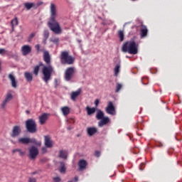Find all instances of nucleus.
<instances>
[{"label": "nucleus", "mask_w": 182, "mask_h": 182, "mask_svg": "<svg viewBox=\"0 0 182 182\" xmlns=\"http://www.w3.org/2000/svg\"><path fill=\"white\" fill-rule=\"evenodd\" d=\"M95 118H97V119L105 118V113L102 111L98 109L97 111V114L95 116Z\"/></svg>", "instance_id": "obj_26"}, {"label": "nucleus", "mask_w": 182, "mask_h": 182, "mask_svg": "<svg viewBox=\"0 0 182 182\" xmlns=\"http://www.w3.org/2000/svg\"><path fill=\"white\" fill-rule=\"evenodd\" d=\"M13 99V95L11 93L9 92L7 93L6 96L5 97V100L10 102V101Z\"/></svg>", "instance_id": "obj_33"}, {"label": "nucleus", "mask_w": 182, "mask_h": 182, "mask_svg": "<svg viewBox=\"0 0 182 182\" xmlns=\"http://www.w3.org/2000/svg\"><path fill=\"white\" fill-rule=\"evenodd\" d=\"M48 27L50 30L55 34H60L62 32V29L58 23H49Z\"/></svg>", "instance_id": "obj_10"}, {"label": "nucleus", "mask_w": 182, "mask_h": 182, "mask_svg": "<svg viewBox=\"0 0 182 182\" xmlns=\"http://www.w3.org/2000/svg\"><path fill=\"white\" fill-rule=\"evenodd\" d=\"M50 41L53 43H55L56 45H58L59 43V38L57 37H52L51 38H50Z\"/></svg>", "instance_id": "obj_32"}, {"label": "nucleus", "mask_w": 182, "mask_h": 182, "mask_svg": "<svg viewBox=\"0 0 182 182\" xmlns=\"http://www.w3.org/2000/svg\"><path fill=\"white\" fill-rule=\"evenodd\" d=\"M118 36L119 38L120 41H124V31L122 30H119L118 31Z\"/></svg>", "instance_id": "obj_31"}, {"label": "nucleus", "mask_w": 182, "mask_h": 182, "mask_svg": "<svg viewBox=\"0 0 182 182\" xmlns=\"http://www.w3.org/2000/svg\"><path fill=\"white\" fill-rule=\"evenodd\" d=\"M21 133V128L19 125H15L14 126L11 133H10V136L12 138H16L18 136H19Z\"/></svg>", "instance_id": "obj_9"}, {"label": "nucleus", "mask_w": 182, "mask_h": 182, "mask_svg": "<svg viewBox=\"0 0 182 182\" xmlns=\"http://www.w3.org/2000/svg\"><path fill=\"white\" fill-rule=\"evenodd\" d=\"M120 70H121V63L119 62L118 63L116 64L114 69V73L115 77L119 76Z\"/></svg>", "instance_id": "obj_20"}, {"label": "nucleus", "mask_w": 182, "mask_h": 182, "mask_svg": "<svg viewBox=\"0 0 182 182\" xmlns=\"http://www.w3.org/2000/svg\"><path fill=\"white\" fill-rule=\"evenodd\" d=\"M11 23H18V18H15L14 19L11 20Z\"/></svg>", "instance_id": "obj_42"}, {"label": "nucleus", "mask_w": 182, "mask_h": 182, "mask_svg": "<svg viewBox=\"0 0 182 182\" xmlns=\"http://www.w3.org/2000/svg\"><path fill=\"white\" fill-rule=\"evenodd\" d=\"M50 114L43 113L40 117H38V121L41 124H44L46 122L48 119Z\"/></svg>", "instance_id": "obj_12"}, {"label": "nucleus", "mask_w": 182, "mask_h": 182, "mask_svg": "<svg viewBox=\"0 0 182 182\" xmlns=\"http://www.w3.org/2000/svg\"><path fill=\"white\" fill-rule=\"evenodd\" d=\"M36 141H37L36 139H35V138L30 139L29 138V144L31 143L33 144H36Z\"/></svg>", "instance_id": "obj_38"}, {"label": "nucleus", "mask_w": 182, "mask_h": 182, "mask_svg": "<svg viewBox=\"0 0 182 182\" xmlns=\"http://www.w3.org/2000/svg\"><path fill=\"white\" fill-rule=\"evenodd\" d=\"M29 182H36V179L35 178H30Z\"/></svg>", "instance_id": "obj_46"}, {"label": "nucleus", "mask_w": 182, "mask_h": 182, "mask_svg": "<svg viewBox=\"0 0 182 182\" xmlns=\"http://www.w3.org/2000/svg\"><path fill=\"white\" fill-rule=\"evenodd\" d=\"M87 165V164L85 160H84V159L80 160L78 162V166H79L78 171H84L86 168Z\"/></svg>", "instance_id": "obj_13"}, {"label": "nucleus", "mask_w": 182, "mask_h": 182, "mask_svg": "<svg viewBox=\"0 0 182 182\" xmlns=\"http://www.w3.org/2000/svg\"><path fill=\"white\" fill-rule=\"evenodd\" d=\"M80 93H81V90L80 89H78L75 92H71V94H70L71 100L73 101H76V99L79 97Z\"/></svg>", "instance_id": "obj_19"}, {"label": "nucleus", "mask_w": 182, "mask_h": 182, "mask_svg": "<svg viewBox=\"0 0 182 182\" xmlns=\"http://www.w3.org/2000/svg\"><path fill=\"white\" fill-rule=\"evenodd\" d=\"M6 53V50L4 48H0V55H4Z\"/></svg>", "instance_id": "obj_39"}, {"label": "nucleus", "mask_w": 182, "mask_h": 182, "mask_svg": "<svg viewBox=\"0 0 182 182\" xmlns=\"http://www.w3.org/2000/svg\"><path fill=\"white\" fill-rule=\"evenodd\" d=\"M24 77H26V80L28 82H31L33 79V77L32 76V74L29 72H25L24 73Z\"/></svg>", "instance_id": "obj_25"}, {"label": "nucleus", "mask_w": 182, "mask_h": 182, "mask_svg": "<svg viewBox=\"0 0 182 182\" xmlns=\"http://www.w3.org/2000/svg\"><path fill=\"white\" fill-rule=\"evenodd\" d=\"M35 36L36 33H31L28 39V42H30L32 40V38H33Z\"/></svg>", "instance_id": "obj_37"}, {"label": "nucleus", "mask_w": 182, "mask_h": 182, "mask_svg": "<svg viewBox=\"0 0 182 182\" xmlns=\"http://www.w3.org/2000/svg\"><path fill=\"white\" fill-rule=\"evenodd\" d=\"M40 66H41V65H36V66L34 67V68H33V74H34L36 76H37V75H38Z\"/></svg>", "instance_id": "obj_35"}, {"label": "nucleus", "mask_w": 182, "mask_h": 182, "mask_svg": "<svg viewBox=\"0 0 182 182\" xmlns=\"http://www.w3.org/2000/svg\"><path fill=\"white\" fill-rule=\"evenodd\" d=\"M30 138H19L18 143L21 144L27 145L29 144Z\"/></svg>", "instance_id": "obj_23"}, {"label": "nucleus", "mask_w": 182, "mask_h": 182, "mask_svg": "<svg viewBox=\"0 0 182 182\" xmlns=\"http://www.w3.org/2000/svg\"><path fill=\"white\" fill-rule=\"evenodd\" d=\"M71 129V128L70 127H68V130H70Z\"/></svg>", "instance_id": "obj_51"}, {"label": "nucleus", "mask_w": 182, "mask_h": 182, "mask_svg": "<svg viewBox=\"0 0 182 182\" xmlns=\"http://www.w3.org/2000/svg\"><path fill=\"white\" fill-rule=\"evenodd\" d=\"M36 146H41L42 145V142L41 141H36Z\"/></svg>", "instance_id": "obj_43"}, {"label": "nucleus", "mask_w": 182, "mask_h": 182, "mask_svg": "<svg viewBox=\"0 0 182 182\" xmlns=\"http://www.w3.org/2000/svg\"><path fill=\"white\" fill-rule=\"evenodd\" d=\"M28 151H29V156H30V159H31V160H34L35 159H36L39 153L38 149L34 146H32L31 147H30L28 149Z\"/></svg>", "instance_id": "obj_7"}, {"label": "nucleus", "mask_w": 182, "mask_h": 182, "mask_svg": "<svg viewBox=\"0 0 182 182\" xmlns=\"http://www.w3.org/2000/svg\"><path fill=\"white\" fill-rule=\"evenodd\" d=\"M147 34H148L147 27L142 25L141 28V37L146 38L147 36Z\"/></svg>", "instance_id": "obj_21"}, {"label": "nucleus", "mask_w": 182, "mask_h": 182, "mask_svg": "<svg viewBox=\"0 0 182 182\" xmlns=\"http://www.w3.org/2000/svg\"><path fill=\"white\" fill-rule=\"evenodd\" d=\"M99 103H100V100L98 99H96L94 102L95 107L98 106Z\"/></svg>", "instance_id": "obj_40"}, {"label": "nucleus", "mask_w": 182, "mask_h": 182, "mask_svg": "<svg viewBox=\"0 0 182 182\" xmlns=\"http://www.w3.org/2000/svg\"><path fill=\"white\" fill-rule=\"evenodd\" d=\"M41 151L43 154H46L48 151V149L46 147H43Z\"/></svg>", "instance_id": "obj_41"}, {"label": "nucleus", "mask_w": 182, "mask_h": 182, "mask_svg": "<svg viewBox=\"0 0 182 182\" xmlns=\"http://www.w3.org/2000/svg\"><path fill=\"white\" fill-rule=\"evenodd\" d=\"M75 73V69L73 68H67L65 71V75H64V79L65 81L69 82L70 81Z\"/></svg>", "instance_id": "obj_6"}, {"label": "nucleus", "mask_w": 182, "mask_h": 182, "mask_svg": "<svg viewBox=\"0 0 182 182\" xmlns=\"http://www.w3.org/2000/svg\"><path fill=\"white\" fill-rule=\"evenodd\" d=\"M122 84L117 83L115 92H119L122 90Z\"/></svg>", "instance_id": "obj_36"}, {"label": "nucleus", "mask_w": 182, "mask_h": 182, "mask_svg": "<svg viewBox=\"0 0 182 182\" xmlns=\"http://www.w3.org/2000/svg\"><path fill=\"white\" fill-rule=\"evenodd\" d=\"M24 6L27 11H30V9H31V8H33V6H35V4L27 2V3L24 4Z\"/></svg>", "instance_id": "obj_28"}, {"label": "nucleus", "mask_w": 182, "mask_h": 182, "mask_svg": "<svg viewBox=\"0 0 182 182\" xmlns=\"http://www.w3.org/2000/svg\"><path fill=\"white\" fill-rule=\"evenodd\" d=\"M26 126L29 133H36V121L30 119L26 121Z\"/></svg>", "instance_id": "obj_4"}, {"label": "nucleus", "mask_w": 182, "mask_h": 182, "mask_svg": "<svg viewBox=\"0 0 182 182\" xmlns=\"http://www.w3.org/2000/svg\"><path fill=\"white\" fill-rule=\"evenodd\" d=\"M30 52H31V48L28 45H24L21 47V53L23 55H28Z\"/></svg>", "instance_id": "obj_14"}, {"label": "nucleus", "mask_w": 182, "mask_h": 182, "mask_svg": "<svg viewBox=\"0 0 182 182\" xmlns=\"http://www.w3.org/2000/svg\"><path fill=\"white\" fill-rule=\"evenodd\" d=\"M68 156V152L66 150H60L58 152V158L63 160H67Z\"/></svg>", "instance_id": "obj_16"}, {"label": "nucleus", "mask_w": 182, "mask_h": 182, "mask_svg": "<svg viewBox=\"0 0 182 182\" xmlns=\"http://www.w3.org/2000/svg\"><path fill=\"white\" fill-rule=\"evenodd\" d=\"M0 70H1V63H0Z\"/></svg>", "instance_id": "obj_53"}, {"label": "nucleus", "mask_w": 182, "mask_h": 182, "mask_svg": "<svg viewBox=\"0 0 182 182\" xmlns=\"http://www.w3.org/2000/svg\"><path fill=\"white\" fill-rule=\"evenodd\" d=\"M57 16L56 6L54 4H50V21L48 23H57L55 18Z\"/></svg>", "instance_id": "obj_5"}, {"label": "nucleus", "mask_w": 182, "mask_h": 182, "mask_svg": "<svg viewBox=\"0 0 182 182\" xmlns=\"http://www.w3.org/2000/svg\"><path fill=\"white\" fill-rule=\"evenodd\" d=\"M140 169L142 171V168H140Z\"/></svg>", "instance_id": "obj_54"}, {"label": "nucleus", "mask_w": 182, "mask_h": 182, "mask_svg": "<svg viewBox=\"0 0 182 182\" xmlns=\"http://www.w3.org/2000/svg\"><path fill=\"white\" fill-rule=\"evenodd\" d=\"M13 88L16 89L17 87V81L13 74H9L8 76Z\"/></svg>", "instance_id": "obj_15"}, {"label": "nucleus", "mask_w": 182, "mask_h": 182, "mask_svg": "<svg viewBox=\"0 0 182 182\" xmlns=\"http://www.w3.org/2000/svg\"><path fill=\"white\" fill-rule=\"evenodd\" d=\"M44 144L47 148H51L53 146V141L49 136H44Z\"/></svg>", "instance_id": "obj_11"}, {"label": "nucleus", "mask_w": 182, "mask_h": 182, "mask_svg": "<svg viewBox=\"0 0 182 182\" xmlns=\"http://www.w3.org/2000/svg\"><path fill=\"white\" fill-rule=\"evenodd\" d=\"M122 52H128L129 54L136 55L138 53V45L134 41L123 43Z\"/></svg>", "instance_id": "obj_2"}, {"label": "nucleus", "mask_w": 182, "mask_h": 182, "mask_svg": "<svg viewBox=\"0 0 182 182\" xmlns=\"http://www.w3.org/2000/svg\"><path fill=\"white\" fill-rule=\"evenodd\" d=\"M77 181H78V177H75L74 182H77Z\"/></svg>", "instance_id": "obj_49"}, {"label": "nucleus", "mask_w": 182, "mask_h": 182, "mask_svg": "<svg viewBox=\"0 0 182 182\" xmlns=\"http://www.w3.org/2000/svg\"><path fill=\"white\" fill-rule=\"evenodd\" d=\"M8 103H9V101H7L6 100H4L2 101V103L1 104V107L3 109H6V107L7 106Z\"/></svg>", "instance_id": "obj_34"}, {"label": "nucleus", "mask_w": 182, "mask_h": 182, "mask_svg": "<svg viewBox=\"0 0 182 182\" xmlns=\"http://www.w3.org/2000/svg\"><path fill=\"white\" fill-rule=\"evenodd\" d=\"M60 168L59 171L60 173H65L66 172V168H65V164L64 162H60Z\"/></svg>", "instance_id": "obj_27"}, {"label": "nucleus", "mask_w": 182, "mask_h": 182, "mask_svg": "<svg viewBox=\"0 0 182 182\" xmlns=\"http://www.w3.org/2000/svg\"><path fill=\"white\" fill-rule=\"evenodd\" d=\"M43 1H38V3H37V6H41V5H43Z\"/></svg>", "instance_id": "obj_48"}, {"label": "nucleus", "mask_w": 182, "mask_h": 182, "mask_svg": "<svg viewBox=\"0 0 182 182\" xmlns=\"http://www.w3.org/2000/svg\"><path fill=\"white\" fill-rule=\"evenodd\" d=\"M110 121L109 118L108 117H105L102 119H100V121L98 123V126L100 127H102L103 126H105L109 123Z\"/></svg>", "instance_id": "obj_17"}, {"label": "nucleus", "mask_w": 182, "mask_h": 182, "mask_svg": "<svg viewBox=\"0 0 182 182\" xmlns=\"http://www.w3.org/2000/svg\"><path fill=\"white\" fill-rule=\"evenodd\" d=\"M60 109L64 117H66L70 114V109L67 106L62 107Z\"/></svg>", "instance_id": "obj_22"}, {"label": "nucleus", "mask_w": 182, "mask_h": 182, "mask_svg": "<svg viewBox=\"0 0 182 182\" xmlns=\"http://www.w3.org/2000/svg\"><path fill=\"white\" fill-rule=\"evenodd\" d=\"M105 112H107V114L109 115L114 116L116 114L115 108L114 107L112 102L111 101L108 102L107 106L105 108Z\"/></svg>", "instance_id": "obj_8"}, {"label": "nucleus", "mask_w": 182, "mask_h": 182, "mask_svg": "<svg viewBox=\"0 0 182 182\" xmlns=\"http://www.w3.org/2000/svg\"><path fill=\"white\" fill-rule=\"evenodd\" d=\"M53 180L54 181V182H60V178L59 177H56L53 178Z\"/></svg>", "instance_id": "obj_45"}, {"label": "nucleus", "mask_w": 182, "mask_h": 182, "mask_svg": "<svg viewBox=\"0 0 182 182\" xmlns=\"http://www.w3.org/2000/svg\"><path fill=\"white\" fill-rule=\"evenodd\" d=\"M43 59L45 63L48 65H44L42 63H40V65L43 66L42 73L43 75V80L46 84L48 83V81L51 79L52 73L53 72V68L50 65V56L48 51H44L43 53Z\"/></svg>", "instance_id": "obj_1"}, {"label": "nucleus", "mask_w": 182, "mask_h": 182, "mask_svg": "<svg viewBox=\"0 0 182 182\" xmlns=\"http://www.w3.org/2000/svg\"><path fill=\"white\" fill-rule=\"evenodd\" d=\"M97 132V129L95 127H89L87 128V133L89 136H93Z\"/></svg>", "instance_id": "obj_18"}, {"label": "nucleus", "mask_w": 182, "mask_h": 182, "mask_svg": "<svg viewBox=\"0 0 182 182\" xmlns=\"http://www.w3.org/2000/svg\"><path fill=\"white\" fill-rule=\"evenodd\" d=\"M35 48L36 49V50H40V45L39 44H36L35 46Z\"/></svg>", "instance_id": "obj_47"}, {"label": "nucleus", "mask_w": 182, "mask_h": 182, "mask_svg": "<svg viewBox=\"0 0 182 182\" xmlns=\"http://www.w3.org/2000/svg\"><path fill=\"white\" fill-rule=\"evenodd\" d=\"M49 37H50L49 31L48 30H44L43 31V40H44L45 43H46V40H48Z\"/></svg>", "instance_id": "obj_29"}, {"label": "nucleus", "mask_w": 182, "mask_h": 182, "mask_svg": "<svg viewBox=\"0 0 182 182\" xmlns=\"http://www.w3.org/2000/svg\"><path fill=\"white\" fill-rule=\"evenodd\" d=\"M100 151H96L95 153V157L98 158L100 156Z\"/></svg>", "instance_id": "obj_44"}, {"label": "nucleus", "mask_w": 182, "mask_h": 182, "mask_svg": "<svg viewBox=\"0 0 182 182\" xmlns=\"http://www.w3.org/2000/svg\"><path fill=\"white\" fill-rule=\"evenodd\" d=\"M14 24H12V28H13V29H14Z\"/></svg>", "instance_id": "obj_50"}, {"label": "nucleus", "mask_w": 182, "mask_h": 182, "mask_svg": "<svg viewBox=\"0 0 182 182\" xmlns=\"http://www.w3.org/2000/svg\"><path fill=\"white\" fill-rule=\"evenodd\" d=\"M12 153L13 154L18 153L20 156H23L25 155V152L22 151L21 149H14L12 151Z\"/></svg>", "instance_id": "obj_30"}, {"label": "nucleus", "mask_w": 182, "mask_h": 182, "mask_svg": "<svg viewBox=\"0 0 182 182\" xmlns=\"http://www.w3.org/2000/svg\"><path fill=\"white\" fill-rule=\"evenodd\" d=\"M60 62L62 64L73 65L74 58L70 56L67 51H64L61 53Z\"/></svg>", "instance_id": "obj_3"}, {"label": "nucleus", "mask_w": 182, "mask_h": 182, "mask_svg": "<svg viewBox=\"0 0 182 182\" xmlns=\"http://www.w3.org/2000/svg\"><path fill=\"white\" fill-rule=\"evenodd\" d=\"M68 182H73V181H68Z\"/></svg>", "instance_id": "obj_52"}, {"label": "nucleus", "mask_w": 182, "mask_h": 182, "mask_svg": "<svg viewBox=\"0 0 182 182\" xmlns=\"http://www.w3.org/2000/svg\"><path fill=\"white\" fill-rule=\"evenodd\" d=\"M85 109H86V111H87V114L88 116H90V115L95 114V111H96V108H95V107L90 108V107H87L85 108Z\"/></svg>", "instance_id": "obj_24"}]
</instances>
